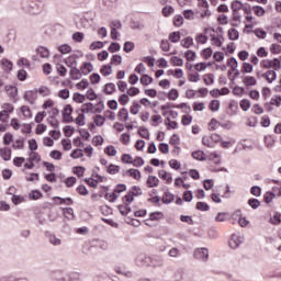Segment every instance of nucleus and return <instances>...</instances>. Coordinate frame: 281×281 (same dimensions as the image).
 I'll return each mask as SVG.
<instances>
[{
  "label": "nucleus",
  "instance_id": "obj_1",
  "mask_svg": "<svg viewBox=\"0 0 281 281\" xmlns=\"http://www.w3.org/2000/svg\"><path fill=\"white\" fill-rule=\"evenodd\" d=\"M45 10H47L45 0H35L33 4L26 7V12L34 15L43 14Z\"/></svg>",
  "mask_w": 281,
  "mask_h": 281
},
{
  "label": "nucleus",
  "instance_id": "obj_2",
  "mask_svg": "<svg viewBox=\"0 0 281 281\" xmlns=\"http://www.w3.org/2000/svg\"><path fill=\"white\" fill-rule=\"evenodd\" d=\"M83 54L81 50H77L65 59L66 67L74 69L78 67V58H82Z\"/></svg>",
  "mask_w": 281,
  "mask_h": 281
},
{
  "label": "nucleus",
  "instance_id": "obj_3",
  "mask_svg": "<svg viewBox=\"0 0 281 281\" xmlns=\"http://www.w3.org/2000/svg\"><path fill=\"white\" fill-rule=\"evenodd\" d=\"M193 257L195 258V260H200V262H207L210 258V250H207V248L205 247L196 248L193 251Z\"/></svg>",
  "mask_w": 281,
  "mask_h": 281
},
{
  "label": "nucleus",
  "instance_id": "obj_4",
  "mask_svg": "<svg viewBox=\"0 0 281 281\" xmlns=\"http://www.w3.org/2000/svg\"><path fill=\"white\" fill-rule=\"evenodd\" d=\"M243 243H245V236L233 234L228 241V245L231 249H238V247L241 246Z\"/></svg>",
  "mask_w": 281,
  "mask_h": 281
},
{
  "label": "nucleus",
  "instance_id": "obj_5",
  "mask_svg": "<svg viewBox=\"0 0 281 281\" xmlns=\"http://www.w3.org/2000/svg\"><path fill=\"white\" fill-rule=\"evenodd\" d=\"M24 100L29 102V104H35L36 100H38L36 89L26 91L24 93Z\"/></svg>",
  "mask_w": 281,
  "mask_h": 281
},
{
  "label": "nucleus",
  "instance_id": "obj_6",
  "mask_svg": "<svg viewBox=\"0 0 281 281\" xmlns=\"http://www.w3.org/2000/svg\"><path fill=\"white\" fill-rule=\"evenodd\" d=\"M4 91L11 100H14V98L19 95V88H16V86L7 85Z\"/></svg>",
  "mask_w": 281,
  "mask_h": 281
},
{
  "label": "nucleus",
  "instance_id": "obj_7",
  "mask_svg": "<svg viewBox=\"0 0 281 281\" xmlns=\"http://www.w3.org/2000/svg\"><path fill=\"white\" fill-rule=\"evenodd\" d=\"M243 8H245V4H243L240 0H234L231 3V10L233 14H240V10H243Z\"/></svg>",
  "mask_w": 281,
  "mask_h": 281
},
{
  "label": "nucleus",
  "instance_id": "obj_8",
  "mask_svg": "<svg viewBox=\"0 0 281 281\" xmlns=\"http://www.w3.org/2000/svg\"><path fill=\"white\" fill-rule=\"evenodd\" d=\"M240 23H243V16L240 15V13H232V27H240Z\"/></svg>",
  "mask_w": 281,
  "mask_h": 281
},
{
  "label": "nucleus",
  "instance_id": "obj_9",
  "mask_svg": "<svg viewBox=\"0 0 281 281\" xmlns=\"http://www.w3.org/2000/svg\"><path fill=\"white\" fill-rule=\"evenodd\" d=\"M37 95H42V98H49L52 95V90L47 88V86H41L40 88H35Z\"/></svg>",
  "mask_w": 281,
  "mask_h": 281
},
{
  "label": "nucleus",
  "instance_id": "obj_10",
  "mask_svg": "<svg viewBox=\"0 0 281 281\" xmlns=\"http://www.w3.org/2000/svg\"><path fill=\"white\" fill-rule=\"evenodd\" d=\"M0 281H30L25 277H16L13 274H5L0 277Z\"/></svg>",
  "mask_w": 281,
  "mask_h": 281
},
{
  "label": "nucleus",
  "instance_id": "obj_11",
  "mask_svg": "<svg viewBox=\"0 0 281 281\" xmlns=\"http://www.w3.org/2000/svg\"><path fill=\"white\" fill-rule=\"evenodd\" d=\"M158 177L159 179H164V181H166V183H172V173H169L166 170H159L158 171Z\"/></svg>",
  "mask_w": 281,
  "mask_h": 281
},
{
  "label": "nucleus",
  "instance_id": "obj_12",
  "mask_svg": "<svg viewBox=\"0 0 281 281\" xmlns=\"http://www.w3.org/2000/svg\"><path fill=\"white\" fill-rule=\"evenodd\" d=\"M80 71L83 76H89L91 71H93V64L92 63H83L80 67Z\"/></svg>",
  "mask_w": 281,
  "mask_h": 281
},
{
  "label": "nucleus",
  "instance_id": "obj_13",
  "mask_svg": "<svg viewBox=\"0 0 281 281\" xmlns=\"http://www.w3.org/2000/svg\"><path fill=\"white\" fill-rule=\"evenodd\" d=\"M53 201H59L57 202V205H74V200H71V198L54 196Z\"/></svg>",
  "mask_w": 281,
  "mask_h": 281
},
{
  "label": "nucleus",
  "instance_id": "obj_14",
  "mask_svg": "<svg viewBox=\"0 0 281 281\" xmlns=\"http://www.w3.org/2000/svg\"><path fill=\"white\" fill-rule=\"evenodd\" d=\"M146 186L147 188H157V186H159V178L155 176H148Z\"/></svg>",
  "mask_w": 281,
  "mask_h": 281
},
{
  "label": "nucleus",
  "instance_id": "obj_15",
  "mask_svg": "<svg viewBox=\"0 0 281 281\" xmlns=\"http://www.w3.org/2000/svg\"><path fill=\"white\" fill-rule=\"evenodd\" d=\"M243 82L245 87H256V85H258L256 77H251V76L244 77Z\"/></svg>",
  "mask_w": 281,
  "mask_h": 281
},
{
  "label": "nucleus",
  "instance_id": "obj_16",
  "mask_svg": "<svg viewBox=\"0 0 281 281\" xmlns=\"http://www.w3.org/2000/svg\"><path fill=\"white\" fill-rule=\"evenodd\" d=\"M0 156L2 157V159L4 161H10V159H12V150L10 148H8V147L2 148L0 150Z\"/></svg>",
  "mask_w": 281,
  "mask_h": 281
},
{
  "label": "nucleus",
  "instance_id": "obj_17",
  "mask_svg": "<svg viewBox=\"0 0 281 281\" xmlns=\"http://www.w3.org/2000/svg\"><path fill=\"white\" fill-rule=\"evenodd\" d=\"M126 175H128V177H132V179H136V181H139L142 179V172L138 169H128L126 171Z\"/></svg>",
  "mask_w": 281,
  "mask_h": 281
},
{
  "label": "nucleus",
  "instance_id": "obj_18",
  "mask_svg": "<svg viewBox=\"0 0 281 281\" xmlns=\"http://www.w3.org/2000/svg\"><path fill=\"white\" fill-rule=\"evenodd\" d=\"M70 76L72 80H80L82 78V71L78 67L70 68Z\"/></svg>",
  "mask_w": 281,
  "mask_h": 281
},
{
  "label": "nucleus",
  "instance_id": "obj_19",
  "mask_svg": "<svg viewBox=\"0 0 281 281\" xmlns=\"http://www.w3.org/2000/svg\"><path fill=\"white\" fill-rule=\"evenodd\" d=\"M48 243H50V245H54L55 247H59V245H63V240L56 237L55 234L48 235Z\"/></svg>",
  "mask_w": 281,
  "mask_h": 281
},
{
  "label": "nucleus",
  "instance_id": "obj_20",
  "mask_svg": "<svg viewBox=\"0 0 281 281\" xmlns=\"http://www.w3.org/2000/svg\"><path fill=\"white\" fill-rule=\"evenodd\" d=\"M181 47L184 49H190L192 45H194V40L192 37H186L184 40L181 41Z\"/></svg>",
  "mask_w": 281,
  "mask_h": 281
},
{
  "label": "nucleus",
  "instance_id": "obj_21",
  "mask_svg": "<svg viewBox=\"0 0 281 281\" xmlns=\"http://www.w3.org/2000/svg\"><path fill=\"white\" fill-rule=\"evenodd\" d=\"M227 35L229 41H238L240 33L236 29H229Z\"/></svg>",
  "mask_w": 281,
  "mask_h": 281
},
{
  "label": "nucleus",
  "instance_id": "obj_22",
  "mask_svg": "<svg viewBox=\"0 0 281 281\" xmlns=\"http://www.w3.org/2000/svg\"><path fill=\"white\" fill-rule=\"evenodd\" d=\"M71 113H74V109L71 108L70 104H67V105L64 108V111H63L64 120H66L67 122H69V117H71Z\"/></svg>",
  "mask_w": 281,
  "mask_h": 281
},
{
  "label": "nucleus",
  "instance_id": "obj_23",
  "mask_svg": "<svg viewBox=\"0 0 281 281\" xmlns=\"http://www.w3.org/2000/svg\"><path fill=\"white\" fill-rule=\"evenodd\" d=\"M168 76H175V78L181 79L183 78V69L177 68L176 70L169 69L167 71Z\"/></svg>",
  "mask_w": 281,
  "mask_h": 281
},
{
  "label": "nucleus",
  "instance_id": "obj_24",
  "mask_svg": "<svg viewBox=\"0 0 281 281\" xmlns=\"http://www.w3.org/2000/svg\"><path fill=\"white\" fill-rule=\"evenodd\" d=\"M104 122H106V117L100 114L93 116V123L95 124V126H104Z\"/></svg>",
  "mask_w": 281,
  "mask_h": 281
},
{
  "label": "nucleus",
  "instance_id": "obj_25",
  "mask_svg": "<svg viewBox=\"0 0 281 281\" xmlns=\"http://www.w3.org/2000/svg\"><path fill=\"white\" fill-rule=\"evenodd\" d=\"M27 161H33V164H38L41 162V155L36 151H31L29 154Z\"/></svg>",
  "mask_w": 281,
  "mask_h": 281
},
{
  "label": "nucleus",
  "instance_id": "obj_26",
  "mask_svg": "<svg viewBox=\"0 0 281 281\" xmlns=\"http://www.w3.org/2000/svg\"><path fill=\"white\" fill-rule=\"evenodd\" d=\"M102 76H111L113 74V67L111 65H103L100 69Z\"/></svg>",
  "mask_w": 281,
  "mask_h": 281
},
{
  "label": "nucleus",
  "instance_id": "obj_27",
  "mask_svg": "<svg viewBox=\"0 0 281 281\" xmlns=\"http://www.w3.org/2000/svg\"><path fill=\"white\" fill-rule=\"evenodd\" d=\"M172 201H175V194H172L170 192H166L162 195V203H165V205H170V203H172Z\"/></svg>",
  "mask_w": 281,
  "mask_h": 281
},
{
  "label": "nucleus",
  "instance_id": "obj_28",
  "mask_svg": "<svg viewBox=\"0 0 281 281\" xmlns=\"http://www.w3.org/2000/svg\"><path fill=\"white\" fill-rule=\"evenodd\" d=\"M170 63L172 67H183V59L181 57L172 56Z\"/></svg>",
  "mask_w": 281,
  "mask_h": 281
},
{
  "label": "nucleus",
  "instance_id": "obj_29",
  "mask_svg": "<svg viewBox=\"0 0 281 281\" xmlns=\"http://www.w3.org/2000/svg\"><path fill=\"white\" fill-rule=\"evenodd\" d=\"M104 154L109 157H115V155H117V149H115V146L109 145L104 148Z\"/></svg>",
  "mask_w": 281,
  "mask_h": 281
},
{
  "label": "nucleus",
  "instance_id": "obj_30",
  "mask_svg": "<svg viewBox=\"0 0 281 281\" xmlns=\"http://www.w3.org/2000/svg\"><path fill=\"white\" fill-rule=\"evenodd\" d=\"M175 109H181L182 113H186L187 115L189 113H192V108L188 105L187 103H180L178 105L173 106Z\"/></svg>",
  "mask_w": 281,
  "mask_h": 281
},
{
  "label": "nucleus",
  "instance_id": "obj_31",
  "mask_svg": "<svg viewBox=\"0 0 281 281\" xmlns=\"http://www.w3.org/2000/svg\"><path fill=\"white\" fill-rule=\"evenodd\" d=\"M36 52L41 58H47L49 56V49L47 47L40 46Z\"/></svg>",
  "mask_w": 281,
  "mask_h": 281
},
{
  "label": "nucleus",
  "instance_id": "obj_32",
  "mask_svg": "<svg viewBox=\"0 0 281 281\" xmlns=\"http://www.w3.org/2000/svg\"><path fill=\"white\" fill-rule=\"evenodd\" d=\"M104 93L106 95H112V93H115V83H113V82L105 83Z\"/></svg>",
  "mask_w": 281,
  "mask_h": 281
},
{
  "label": "nucleus",
  "instance_id": "obj_33",
  "mask_svg": "<svg viewBox=\"0 0 281 281\" xmlns=\"http://www.w3.org/2000/svg\"><path fill=\"white\" fill-rule=\"evenodd\" d=\"M193 159H196L198 161H205V153L203 150H196L192 153Z\"/></svg>",
  "mask_w": 281,
  "mask_h": 281
},
{
  "label": "nucleus",
  "instance_id": "obj_34",
  "mask_svg": "<svg viewBox=\"0 0 281 281\" xmlns=\"http://www.w3.org/2000/svg\"><path fill=\"white\" fill-rule=\"evenodd\" d=\"M263 142L268 148H273V146H276V139L271 135L265 136Z\"/></svg>",
  "mask_w": 281,
  "mask_h": 281
},
{
  "label": "nucleus",
  "instance_id": "obj_35",
  "mask_svg": "<svg viewBox=\"0 0 281 281\" xmlns=\"http://www.w3.org/2000/svg\"><path fill=\"white\" fill-rule=\"evenodd\" d=\"M170 43H179L181 41V33L180 32H171L169 34Z\"/></svg>",
  "mask_w": 281,
  "mask_h": 281
},
{
  "label": "nucleus",
  "instance_id": "obj_36",
  "mask_svg": "<svg viewBox=\"0 0 281 281\" xmlns=\"http://www.w3.org/2000/svg\"><path fill=\"white\" fill-rule=\"evenodd\" d=\"M276 78H278V74H276L274 70H268L266 72V80L267 82L271 83L276 80Z\"/></svg>",
  "mask_w": 281,
  "mask_h": 281
},
{
  "label": "nucleus",
  "instance_id": "obj_37",
  "mask_svg": "<svg viewBox=\"0 0 281 281\" xmlns=\"http://www.w3.org/2000/svg\"><path fill=\"white\" fill-rule=\"evenodd\" d=\"M229 216L228 213L225 212H220L217 213V215L215 216V222L216 223H225V221H227V217Z\"/></svg>",
  "mask_w": 281,
  "mask_h": 281
},
{
  "label": "nucleus",
  "instance_id": "obj_38",
  "mask_svg": "<svg viewBox=\"0 0 281 281\" xmlns=\"http://www.w3.org/2000/svg\"><path fill=\"white\" fill-rule=\"evenodd\" d=\"M252 12H254V14H256V16H263L267 13L265 8H262L260 5L252 7Z\"/></svg>",
  "mask_w": 281,
  "mask_h": 281
},
{
  "label": "nucleus",
  "instance_id": "obj_39",
  "mask_svg": "<svg viewBox=\"0 0 281 281\" xmlns=\"http://www.w3.org/2000/svg\"><path fill=\"white\" fill-rule=\"evenodd\" d=\"M59 54H71V46L69 44H61L58 46Z\"/></svg>",
  "mask_w": 281,
  "mask_h": 281
},
{
  "label": "nucleus",
  "instance_id": "obj_40",
  "mask_svg": "<svg viewBox=\"0 0 281 281\" xmlns=\"http://www.w3.org/2000/svg\"><path fill=\"white\" fill-rule=\"evenodd\" d=\"M140 85H143L144 87H148V85H153V77L148 75H143L140 77Z\"/></svg>",
  "mask_w": 281,
  "mask_h": 281
},
{
  "label": "nucleus",
  "instance_id": "obj_41",
  "mask_svg": "<svg viewBox=\"0 0 281 281\" xmlns=\"http://www.w3.org/2000/svg\"><path fill=\"white\" fill-rule=\"evenodd\" d=\"M119 198H120V194L116 193L115 191H113V193H106V194H105V199H106V201H109L110 203H115Z\"/></svg>",
  "mask_w": 281,
  "mask_h": 281
},
{
  "label": "nucleus",
  "instance_id": "obj_42",
  "mask_svg": "<svg viewBox=\"0 0 281 281\" xmlns=\"http://www.w3.org/2000/svg\"><path fill=\"white\" fill-rule=\"evenodd\" d=\"M119 117L123 121V122H128V110L126 108H122L119 111Z\"/></svg>",
  "mask_w": 281,
  "mask_h": 281
},
{
  "label": "nucleus",
  "instance_id": "obj_43",
  "mask_svg": "<svg viewBox=\"0 0 281 281\" xmlns=\"http://www.w3.org/2000/svg\"><path fill=\"white\" fill-rule=\"evenodd\" d=\"M184 58L189 61L192 63L194 60H196V53L193 50H187L184 53Z\"/></svg>",
  "mask_w": 281,
  "mask_h": 281
},
{
  "label": "nucleus",
  "instance_id": "obj_44",
  "mask_svg": "<svg viewBox=\"0 0 281 281\" xmlns=\"http://www.w3.org/2000/svg\"><path fill=\"white\" fill-rule=\"evenodd\" d=\"M239 106L241 110L244 111H249V109H251V101L247 100V99H243L239 102Z\"/></svg>",
  "mask_w": 281,
  "mask_h": 281
},
{
  "label": "nucleus",
  "instance_id": "obj_45",
  "mask_svg": "<svg viewBox=\"0 0 281 281\" xmlns=\"http://www.w3.org/2000/svg\"><path fill=\"white\" fill-rule=\"evenodd\" d=\"M117 210L122 216H127L131 214V207L128 205H119Z\"/></svg>",
  "mask_w": 281,
  "mask_h": 281
},
{
  "label": "nucleus",
  "instance_id": "obj_46",
  "mask_svg": "<svg viewBox=\"0 0 281 281\" xmlns=\"http://www.w3.org/2000/svg\"><path fill=\"white\" fill-rule=\"evenodd\" d=\"M1 65H2V69H4V71H12V67H13L12 61H10L8 59H2Z\"/></svg>",
  "mask_w": 281,
  "mask_h": 281
},
{
  "label": "nucleus",
  "instance_id": "obj_47",
  "mask_svg": "<svg viewBox=\"0 0 281 281\" xmlns=\"http://www.w3.org/2000/svg\"><path fill=\"white\" fill-rule=\"evenodd\" d=\"M138 135L143 137V139H150V132L146 127H139Z\"/></svg>",
  "mask_w": 281,
  "mask_h": 281
},
{
  "label": "nucleus",
  "instance_id": "obj_48",
  "mask_svg": "<svg viewBox=\"0 0 281 281\" xmlns=\"http://www.w3.org/2000/svg\"><path fill=\"white\" fill-rule=\"evenodd\" d=\"M209 109L213 112L218 111V109H221V101L218 100H212L210 102Z\"/></svg>",
  "mask_w": 281,
  "mask_h": 281
},
{
  "label": "nucleus",
  "instance_id": "obj_49",
  "mask_svg": "<svg viewBox=\"0 0 281 281\" xmlns=\"http://www.w3.org/2000/svg\"><path fill=\"white\" fill-rule=\"evenodd\" d=\"M63 214L65 218H68V221H71V218H74V209L71 207L63 209Z\"/></svg>",
  "mask_w": 281,
  "mask_h": 281
},
{
  "label": "nucleus",
  "instance_id": "obj_50",
  "mask_svg": "<svg viewBox=\"0 0 281 281\" xmlns=\"http://www.w3.org/2000/svg\"><path fill=\"white\" fill-rule=\"evenodd\" d=\"M140 109H142V105H139L136 101H134L130 109V113H132V115H137Z\"/></svg>",
  "mask_w": 281,
  "mask_h": 281
},
{
  "label": "nucleus",
  "instance_id": "obj_51",
  "mask_svg": "<svg viewBox=\"0 0 281 281\" xmlns=\"http://www.w3.org/2000/svg\"><path fill=\"white\" fill-rule=\"evenodd\" d=\"M227 65L232 68V71H236L238 69V60L234 57L227 60Z\"/></svg>",
  "mask_w": 281,
  "mask_h": 281
},
{
  "label": "nucleus",
  "instance_id": "obj_52",
  "mask_svg": "<svg viewBox=\"0 0 281 281\" xmlns=\"http://www.w3.org/2000/svg\"><path fill=\"white\" fill-rule=\"evenodd\" d=\"M270 69H274L276 71L280 70L281 69L280 59L274 58L270 60Z\"/></svg>",
  "mask_w": 281,
  "mask_h": 281
},
{
  "label": "nucleus",
  "instance_id": "obj_53",
  "mask_svg": "<svg viewBox=\"0 0 281 281\" xmlns=\"http://www.w3.org/2000/svg\"><path fill=\"white\" fill-rule=\"evenodd\" d=\"M119 102L122 106H126V104H128V102H131V98H128V94H121L119 97Z\"/></svg>",
  "mask_w": 281,
  "mask_h": 281
},
{
  "label": "nucleus",
  "instance_id": "obj_54",
  "mask_svg": "<svg viewBox=\"0 0 281 281\" xmlns=\"http://www.w3.org/2000/svg\"><path fill=\"white\" fill-rule=\"evenodd\" d=\"M70 157L72 159H80L81 157H85V153H82V149H75L72 150V153L70 154Z\"/></svg>",
  "mask_w": 281,
  "mask_h": 281
},
{
  "label": "nucleus",
  "instance_id": "obj_55",
  "mask_svg": "<svg viewBox=\"0 0 281 281\" xmlns=\"http://www.w3.org/2000/svg\"><path fill=\"white\" fill-rule=\"evenodd\" d=\"M168 256L169 258H179V256H181V251H179L177 247H173L169 249Z\"/></svg>",
  "mask_w": 281,
  "mask_h": 281
},
{
  "label": "nucleus",
  "instance_id": "obj_56",
  "mask_svg": "<svg viewBox=\"0 0 281 281\" xmlns=\"http://www.w3.org/2000/svg\"><path fill=\"white\" fill-rule=\"evenodd\" d=\"M85 167H74V169H72V172H74V175H77V177H79V179L81 178V177H85Z\"/></svg>",
  "mask_w": 281,
  "mask_h": 281
},
{
  "label": "nucleus",
  "instance_id": "obj_57",
  "mask_svg": "<svg viewBox=\"0 0 281 281\" xmlns=\"http://www.w3.org/2000/svg\"><path fill=\"white\" fill-rule=\"evenodd\" d=\"M102 47H104V43L98 41V42L91 43L89 46V49H91V52H93L95 49H102Z\"/></svg>",
  "mask_w": 281,
  "mask_h": 281
},
{
  "label": "nucleus",
  "instance_id": "obj_58",
  "mask_svg": "<svg viewBox=\"0 0 281 281\" xmlns=\"http://www.w3.org/2000/svg\"><path fill=\"white\" fill-rule=\"evenodd\" d=\"M160 218H164V213L161 212H154L149 214V221H160Z\"/></svg>",
  "mask_w": 281,
  "mask_h": 281
},
{
  "label": "nucleus",
  "instance_id": "obj_59",
  "mask_svg": "<svg viewBox=\"0 0 281 281\" xmlns=\"http://www.w3.org/2000/svg\"><path fill=\"white\" fill-rule=\"evenodd\" d=\"M108 172L109 175H117V172H120V166L113 164L109 165Z\"/></svg>",
  "mask_w": 281,
  "mask_h": 281
},
{
  "label": "nucleus",
  "instance_id": "obj_60",
  "mask_svg": "<svg viewBox=\"0 0 281 281\" xmlns=\"http://www.w3.org/2000/svg\"><path fill=\"white\" fill-rule=\"evenodd\" d=\"M203 80H204V83L207 85V86L214 85V75L206 74V75H204Z\"/></svg>",
  "mask_w": 281,
  "mask_h": 281
},
{
  "label": "nucleus",
  "instance_id": "obj_61",
  "mask_svg": "<svg viewBox=\"0 0 281 281\" xmlns=\"http://www.w3.org/2000/svg\"><path fill=\"white\" fill-rule=\"evenodd\" d=\"M21 112L25 117H32V110H30V106L27 105H22L21 106Z\"/></svg>",
  "mask_w": 281,
  "mask_h": 281
},
{
  "label": "nucleus",
  "instance_id": "obj_62",
  "mask_svg": "<svg viewBox=\"0 0 281 281\" xmlns=\"http://www.w3.org/2000/svg\"><path fill=\"white\" fill-rule=\"evenodd\" d=\"M162 14L164 16H170V14H175V8L170 5L162 8Z\"/></svg>",
  "mask_w": 281,
  "mask_h": 281
},
{
  "label": "nucleus",
  "instance_id": "obj_63",
  "mask_svg": "<svg viewBox=\"0 0 281 281\" xmlns=\"http://www.w3.org/2000/svg\"><path fill=\"white\" fill-rule=\"evenodd\" d=\"M92 111V103L88 102L81 105V113H91Z\"/></svg>",
  "mask_w": 281,
  "mask_h": 281
},
{
  "label": "nucleus",
  "instance_id": "obj_64",
  "mask_svg": "<svg viewBox=\"0 0 281 281\" xmlns=\"http://www.w3.org/2000/svg\"><path fill=\"white\" fill-rule=\"evenodd\" d=\"M160 48L162 52H168L170 49V42H168V40H162L160 42Z\"/></svg>",
  "mask_w": 281,
  "mask_h": 281
}]
</instances>
